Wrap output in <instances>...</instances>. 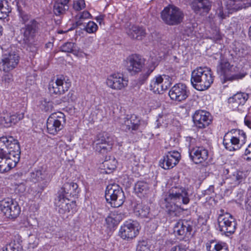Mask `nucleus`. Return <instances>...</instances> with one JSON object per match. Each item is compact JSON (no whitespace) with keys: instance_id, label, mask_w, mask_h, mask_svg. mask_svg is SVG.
<instances>
[{"instance_id":"nucleus-1","label":"nucleus","mask_w":251,"mask_h":251,"mask_svg":"<svg viewBox=\"0 0 251 251\" xmlns=\"http://www.w3.org/2000/svg\"><path fill=\"white\" fill-rule=\"evenodd\" d=\"M167 203L166 207L170 215H176V207L180 206L181 204H187L190 201L188 190L182 186L172 187L166 195L164 199Z\"/></svg>"},{"instance_id":"nucleus-4","label":"nucleus","mask_w":251,"mask_h":251,"mask_svg":"<svg viewBox=\"0 0 251 251\" xmlns=\"http://www.w3.org/2000/svg\"><path fill=\"white\" fill-rule=\"evenodd\" d=\"M1 48L3 51L1 66L4 72H9L16 68L19 63L20 60L19 51L14 46H10L7 48L2 46Z\"/></svg>"},{"instance_id":"nucleus-59","label":"nucleus","mask_w":251,"mask_h":251,"mask_svg":"<svg viewBox=\"0 0 251 251\" xmlns=\"http://www.w3.org/2000/svg\"><path fill=\"white\" fill-rule=\"evenodd\" d=\"M243 8V5L241 3H238L233 6L232 8V12L237 11L240 9H241Z\"/></svg>"},{"instance_id":"nucleus-22","label":"nucleus","mask_w":251,"mask_h":251,"mask_svg":"<svg viewBox=\"0 0 251 251\" xmlns=\"http://www.w3.org/2000/svg\"><path fill=\"white\" fill-rule=\"evenodd\" d=\"M79 192L78 185L74 182H68L64 184L58 195H62L66 199H70L77 195Z\"/></svg>"},{"instance_id":"nucleus-33","label":"nucleus","mask_w":251,"mask_h":251,"mask_svg":"<svg viewBox=\"0 0 251 251\" xmlns=\"http://www.w3.org/2000/svg\"><path fill=\"white\" fill-rule=\"evenodd\" d=\"M127 34L132 39L142 40L146 36V30L141 26L133 25L128 30Z\"/></svg>"},{"instance_id":"nucleus-37","label":"nucleus","mask_w":251,"mask_h":251,"mask_svg":"<svg viewBox=\"0 0 251 251\" xmlns=\"http://www.w3.org/2000/svg\"><path fill=\"white\" fill-rule=\"evenodd\" d=\"M206 249L208 251H228L225 243H215L213 241L210 242V244H206Z\"/></svg>"},{"instance_id":"nucleus-3","label":"nucleus","mask_w":251,"mask_h":251,"mask_svg":"<svg viewBox=\"0 0 251 251\" xmlns=\"http://www.w3.org/2000/svg\"><path fill=\"white\" fill-rule=\"evenodd\" d=\"M21 149L19 142L12 136L0 137V158L20 156Z\"/></svg>"},{"instance_id":"nucleus-16","label":"nucleus","mask_w":251,"mask_h":251,"mask_svg":"<svg viewBox=\"0 0 251 251\" xmlns=\"http://www.w3.org/2000/svg\"><path fill=\"white\" fill-rule=\"evenodd\" d=\"M144 64V59L138 54H133L126 58V69L132 75L141 71Z\"/></svg>"},{"instance_id":"nucleus-58","label":"nucleus","mask_w":251,"mask_h":251,"mask_svg":"<svg viewBox=\"0 0 251 251\" xmlns=\"http://www.w3.org/2000/svg\"><path fill=\"white\" fill-rule=\"evenodd\" d=\"M170 251H186L184 248L181 245L175 246L173 247Z\"/></svg>"},{"instance_id":"nucleus-15","label":"nucleus","mask_w":251,"mask_h":251,"mask_svg":"<svg viewBox=\"0 0 251 251\" xmlns=\"http://www.w3.org/2000/svg\"><path fill=\"white\" fill-rule=\"evenodd\" d=\"M38 23L34 19L29 21V23L21 28V34L23 36L24 43H30L34 42V37L38 29Z\"/></svg>"},{"instance_id":"nucleus-31","label":"nucleus","mask_w":251,"mask_h":251,"mask_svg":"<svg viewBox=\"0 0 251 251\" xmlns=\"http://www.w3.org/2000/svg\"><path fill=\"white\" fill-rule=\"evenodd\" d=\"M231 64L226 59H220L217 66V73L223 76L224 82L227 80Z\"/></svg>"},{"instance_id":"nucleus-20","label":"nucleus","mask_w":251,"mask_h":251,"mask_svg":"<svg viewBox=\"0 0 251 251\" xmlns=\"http://www.w3.org/2000/svg\"><path fill=\"white\" fill-rule=\"evenodd\" d=\"M189 154L191 159L195 164L204 162L208 156V151L202 147H191L189 146Z\"/></svg>"},{"instance_id":"nucleus-24","label":"nucleus","mask_w":251,"mask_h":251,"mask_svg":"<svg viewBox=\"0 0 251 251\" xmlns=\"http://www.w3.org/2000/svg\"><path fill=\"white\" fill-rule=\"evenodd\" d=\"M30 178L33 182H42L46 185L50 180V176L46 169L43 167L34 170L30 173Z\"/></svg>"},{"instance_id":"nucleus-36","label":"nucleus","mask_w":251,"mask_h":251,"mask_svg":"<svg viewBox=\"0 0 251 251\" xmlns=\"http://www.w3.org/2000/svg\"><path fill=\"white\" fill-rule=\"evenodd\" d=\"M150 208L142 203H137L134 206V213L136 216L141 218L147 217L150 213Z\"/></svg>"},{"instance_id":"nucleus-11","label":"nucleus","mask_w":251,"mask_h":251,"mask_svg":"<svg viewBox=\"0 0 251 251\" xmlns=\"http://www.w3.org/2000/svg\"><path fill=\"white\" fill-rule=\"evenodd\" d=\"M69 79H65L63 75L57 77L55 81H51L49 85V90L50 93L56 95H61L68 91L71 86V82Z\"/></svg>"},{"instance_id":"nucleus-38","label":"nucleus","mask_w":251,"mask_h":251,"mask_svg":"<svg viewBox=\"0 0 251 251\" xmlns=\"http://www.w3.org/2000/svg\"><path fill=\"white\" fill-rule=\"evenodd\" d=\"M11 11L8 2L6 0H0V19L6 18Z\"/></svg>"},{"instance_id":"nucleus-6","label":"nucleus","mask_w":251,"mask_h":251,"mask_svg":"<svg viewBox=\"0 0 251 251\" xmlns=\"http://www.w3.org/2000/svg\"><path fill=\"white\" fill-rule=\"evenodd\" d=\"M219 230L223 235L228 236L234 233L237 223L235 219L229 213H222L218 217Z\"/></svg>"},{"instance_id":"nucleus-32","label":"nucleus","mask_w":251,"mask_h":251,"mask_svg":"<svg viewBox=\"0 0 251 251\" xmlns=\"http://www.w3.org/2000/svg\"><path fill=\"white\" fill-rule=\"evenodd\" d=\"M134 191L140 198L147 196L150 193V185L144 181H138L134 185Z\"/></svg>"},{"instance_id":"nucleus-10","label":"nucleus","mask_w":251,"mask_h":251,"mask_svg":"<svg viewBox=\"0 0 251 251\" xmlns=\"http://www.w3.org/2000/svg\"><path fill=\"white\" fill-rule=\"evenodd\" d=\"M66 120L62 112L53 113L48 119L47 127L48 132L50 134L55 135L64 127Z\"/></svg>"},{"instance_id":"nucleus-18","label":"nucleus","mask_w":251,"mask_h":251,"mask_svg":"<svg viewBox=\"0 0 251 251\" xmlns=\"http://www.w3.org/2000/svg\"><path fill=\"white\" fill-rule=\"evenodd\" d=\"M195 126L199 128H205L212 122L211 116L208 112L204 110L196 111L193 116Z\"/></svg>"},{"instance_id":"nucleus-45","label":"nucleus","mask_w":251,"mask_h":251,"mask_svg":"<svg viewBox=\"0 0 251 251\" xmlns=\"http://www.w3.org/2000/svg\"><path fill=\"white\" fill-rule=\"evenodd\" d=\"M19 16L20 18V21L22 24H25L31 18L30 14L27 13L26 12L23 11L22 9L18 8Z\"/></svg>"},{"instance_id":"nucleus-28","label":"nucleus","mask_w":251,"mask_h":251,"mask_svg":"<svg viewBox=\"0 0 251 251\" xmlns=\"http://www.w3.org/2000/svg\"><path fill=\"white\" fill-rule=\"evenodd\" d=\"M70 0H55L53 4V12L56 16L62 17L69 9L68 3Z\"/></svg>"},{"instance_id":"nucleus-14","label":"nucleus","mask_w":251,"mask_h":251,"mask_svg":"<svg viewBox=\"0 0 251 251\" xmlns=\"http://www.w3.org/2000/svg\"><path fill=\"white\" fill-rule=\"evenodd\" d=\"M171 79L169 75H165L156 76L151 81L150 90L155 93L160 94L170 85Z\"/></svg>"},{"instance_id":"nucleus-53","label":"nucleus","mask_w":251,"mask_h":251,"mask_svg":"<svg viewBox=\"0 0 251 251\" xmlns=\"http://www.w3.org/2000/svg\"><path fill=\"white\" fill-rule=\"evenodd\" d=\"M91 14L87 11H84L79 14H78L76 16V18H78L79 19H82L83 20L89 18L91 17Z\"/></svg>"},{"instance_id":"nucleus-2","label":"nucleus","mask_w":251,"mask_h":251,"mask_svg":"<svg viewBox=\"0 0 251 251\" xmlns=\"http://www.w3.org/2000/svg\"><path fill=\"white\" fill-rule=\"evenodd\" d=\"M191 82L193 87L197 90L207 89L213 82L211 70L207 68L202 67L195 69L192 72Z\"/></svg>"},{"instance_id":"nucleus-56","label":"nucleus","mask_w":251,"mask_h":251,"mask_svg":"<svg viewBox=\"0 0 251 251\" xmlns=\"http://www.w3.org/2000/svg\"><path fill=\"white\" fill-rule=\"evenodd\" d=\"M124 123H122L124 124L126 126V129L130 130L131 129V126H132V122H130L129 118L126 117L124 119Z\"/></svg>"},{"instance_id":"nucleus-62","label":"nucleus","mask_w":251,"mask_h":251,"mask_svg":"<svg viewBox=\"0 0 251 251\" xmlns=\"http://www.w3.org/2000/svg\"><path fill=\"white\" fill-rule=\"evenodd\" d=\"M70 96V98L72 97V96L73 95V93H71L70 92L68 94V98H66L65 97L64 98V99L62 100L63 102H66V101H67L69 100L70 99V98L69 97V96Z\"/></svg>"},{"instance_id":"nucleus-49","label":"nucleus","mask_w":251,"mask_h":251,"mask_svg":"<svg viewBox=\"0 0 251 251\" xmlns=\"http://www.w3.org/2000/svg\"><path fill=\"white\" fill-rule=\"evenodd\" d=\"M245 206L247 209L251 210V187L248 189L247 193Z\"/></svg>"},{"instance_id":"nucleus-42","label":"nucleus","mask_w":251,"mask_h":251,"mask_svg":"<svg viewBox=\"0 0 251 251\" xmlns=\"http://www.w3.org/2000/svg\"><path fill=\"white\" fill-rule=\"evenodd\" d=\"M156 66L154 64H152L147 70H144L140 75L138 78V82L140 85L145 83L149 75L155 69Z\"/></svg>"},{"instance_id":"nucleus-44","label":"nucleus","mask_w":251,"mask_h":251,"mask_svg":"<svg viewBox=\"0 0 251 251\" xmlns=\"http://www.w3.org/2000/svg\"><path fill=\"white\" fill-rule=\"evenodd\" d=\"M97 25L93 21H90L86 25H83V29L89 33L95 32L98 30Z\"/></svg>"},{"instance_id":"nucleus-35","label":"nucleus","mask_w":251,"mask_h":251,"mask_svg":"<svg viewBox=\"0 0 251 251\" xmlns=\"http://www.w3.org/2000/svg\"><path fill=\"white\" fill-rule=\"evenodd\" d=\"M236 132L238 134L239 137L232 136L228 139L231 142V144L235 147V150L240 149V142H241V145L245 143L246 138V134L243 130H234V133L236 134Z\"/></svg>"},{"instance_id":"nucleus-64","label":"nucleus","mask_w":251,"mask_h":251,"mask_svg":"<svg viewBox=\"0 0 251 251\" xmlns=\"http://www.w3.org/2000/svg\"><path fill=\"white\" fill-rule=\"evenodd\" d=\"M249 36L250 39L251 40V26L250 27L249 30Z\"/></svg>"},{"instance_id":"nucleus-17","label":"nucleus","mask_w":251,"mask_h":251,"mask_svg":"<svg viewBox=\"0 0 251 251\" xmlns=\"http://www.w3.org/2000/svg\"><path fill=\"white\" fill-rule=\"evenodd\" d=\"M180 158V154L177 151H168L160 160L159 166L165 170L171 169L179 162Z\"/></svg>"},{"instance_id":"nucleus-7","label":"nucleus","mask_w":251,"mask_h":251,"mask_svg":"<svg viewBox=\"0 0 251 251\" xmlns=\"http://www.w3.org/2000/svg\"><path fill=\"white\" fill-rule=\"evenodd\" d=\"M161 17L166 24L169 25H175L182 22L184 15L178 7L170 5L166 7L161 12Z\"/></svg>"},{"instance_id":"nucleus-55","label":"nucleus","mask_w":251,"mask_h":251,"mask_svg":"<svg viewBox=\"0 0 251 251\" xmlns=\"http://www.w3.org/2000/svg\"><path fill=\"white\" fill-rule=\"evenodd\" d=\"M75 18L77 20V21L73 25V26L74 27H77L79 26H82V27H80L81 29H83V25H85L84 22L83 20L82 19H79L78 18Z\"/></svg>"},{"instance_id":"nucleus-12","label":"nucleus","mask_w":251,"mask_h":251,"mask_svg":"<svg viewBox=\"0 0 251 251\" xmlns=\"http://www.w3.org/2000/svg\"><path fill=\"white\" fill-rule=\"evenodd\" d=\"M190 95L187 86L183 83H177L170 90L169 95L171 100L178 102L185 100Z\"/></svg>"},{"instance_id":"nucleus-57","label":"nucleus","mask_w":251,"mask_h":251,"mask_svg":"<svg viewBox=\"0 0 251 251\" xmlns=\"http://www.w3.org/2000/svg\"><path fill=\"white\" fill-rule=\"evenodd\" d=\"M217 14L218 16L221 18L222 20H223L224 19L226 18V15L225 13H224L223 9L222 8H220L218 9Z\"/></svg>"},{"instance_id":"nucleus-48","label":"nucleus","mask_w":251,"mask_h":251,"mask_svg":"<svg viewBox=\"0 0 251 251\" xmlns=\"http://www.w3.org/2000/svg\"><path fill=\"white\" fill-rule=\"evenodd\" d=\"M227 134L228 133H226L224 136L223 139V145L226 149L229 151H235V147H234V146L231 144V142H230L228 139H226Z\"/></svg>"},{"instance_id":"nucleus-61","label":"nucleus","mask_w":251,"mask_h":251,"mask_svg":"<svg viewBox=\"0 0 251 251\" xmlns=\"http://www.w3.org/2000/svg\"><path fill=\"white\" fill-rule=\"evenodd\" d=\"M96 20L98 22H99L100 24L103 20V16H99L96 18Z\"/></svg>"},{"instance_id":"nucleus-13","label":"nucleus","mask_w":251,"mask_h":251,"mask_svg":"<svg viewBox=\"0 0 251 251\" xmlns=\"http://www.w3.org/2000/svg\"><path fill=\"white\" fill-rule=\"evenodd\" d=\"M193 226V223L191 221L179 220L174 226V232L176 236L183 239L184 237H188L191 234Z\"/></svg>"},{"instance_id":"nucleus-23","label":"nucleus","mask_w":251,"mask_h":251,"mask_svg":"<svg viewBox=\"0 0 251 251\" xmlns=\"http://www.w3.org/2000/svg\"><path fill=\"white\" fill-rule=\"evenodd\" d=\"M248 99V94L243 92H238L228 99V102L233 110H240L239 106L244 105Z\"/></svg>"},{"instance_id":"nucleus-54","label":"nucleus","mask_w":251,"mask_h":251,"mask_svg":"<svg viewBox=\"0 0 251 251\" xmlns=\"http://www.w3.org/2000/svg\"><path fill=\"white\" fill-rule=\"evenodd\" d=\"M244 122L245 125L251 128V112L249 113L245 117Z\"/></svg>"},{"instance_id":"nucleus-19","label":"nucleus","mask_w":251,"mask_h":251,"mask_svg":"<svg viewBox=\"0 0 251 251\" xmlns=\"http://www.w3.org/2000/svg\"><path fill=\"white\" fill-rule=\"evenodd\" d=\"M106 84L113 89L120 90L127 86L128 80L124 78L122 74H114L107 78Z\"/></svg>"},{"instance_id":"nucleus-39","label":"nucleus","mask_w":251,"mask_h":251,"mask_svg":"<svg viewBox=\"0 0 251 251\" xmlns=\"http://www.w3.org/2000/svg\"><path fill=\"white\" fill-rule=\"evenodd\" d=\"M8 212L5 216L9 219H15L19 215L21 209L17 201L14 202L13 205L12 204L10 206Z\"/></svg>"},{"instance_id":"nucleus-40","label":"nucleus","mask_w":251,"mask_h":251,"mask_svg":"<svg viewBox=\"0 0 251 251\" xmlns=\"http://www.w3.org/2000/svg\"><path fill=\"white\" fill-rule=\"evenodd\" d=\"M16 201L10 198H6L0 201V210L5 216L8 213L10 206Z\"/></svg>"},{"instance_id":"nucleus-63","label":"nucleus","mask_w":251,"mask_h":251,"mask_svg":"<svg viewBox=\"0 0 251 251\" xmlns=\"http://www.w3.org/2000/svg\"><path fill=\"white\" fill-rule=\"evenodd\" d=\"M173 60L176 63H178L179 61V59H178L176 56H173Z\"/></svg>"},{"instance_id":"nucleus-46","label":"nucleus","mask_w":251,"mask_h":251,"mask_svg":"<svg viewBox=\"0 0 251 251\" xmlns=\"http://www.w3.org/2000/svg\"><path fill=\"white\" fill-rule=\"evenodd\" d=\"M129 119L130 121V122H132V126H131V130H137L140 125V120L139 118L136 115L133 114L130 116Z\"/></svg>"},{"instance_id":"nucleus-51","label":"nucleus","mask_w":251,"mask_h":251,"mask_svg":"<svg viewBox=\"0 0 251 251\" xmlns=\"http://www.w3.org/2000/svg\"><path fill=\"white\" fill-rule=\"evenodd\" d=\"M73 7L75 10L79 11L85 7L84 0H78L74 3Z\"/></svg>"},{"instance_id":"nucleus-25","label":"nucleus","mask_w":251,"mask_h":251,"mask_svg":"<svg viewBox=\"0 0 251 251\" xmlns=\"http://www.w3.org/2000/svg\"><path fill=\"white\" fill-rule=\"evenodd\" d=\"M0 159V173H4L16 166L20 160V156H7Z\"/></svg>"},{"instance_id":"nucleus-47","label":"nucleus","mask_w":251,"mask_h":251,"mask_svg":"<svg viewBox=\"0 0 251 251\" xmlns=\"http://www.w3.org/2000/svg\"><path fill=\"white\" fill-rule=\"evenodd\" d=\"M34 42H31L30 43H25V48L26 49V50L31 54L30 55L34 56L37 50V47L33 45Z\"/></svg>"},{"instance_id":"nucleus-60","label":"nucleus","mask_w":251,"mask_h":251,"mask_svg":"<svg viewBox=\"0 0 251 251\" xmlns=\"http://www.w3.org/2000/svg\"><path fill=\"white\" fill-rule=\"evenodd\" d=\"M205 192L206 194L210 195L212 192H214V186L212 185L210 186Z\"/></svg>"},{"instance_id":"nucleus-43","label":"nucleus","mask_w":251,"mask_h":251,"mask_svg":"<svg viewBox=\"0 0 251 251\" xmlns=\"http://www.w3.org/2000/svg\"><path fill=\"white\" fill-rule=\"evenodd\" d=\"M22 241L20 239L14 240L7 245V250L8 251H22L23 246Z\"/></svg>"},{"instance_id":"nucleus-50","label":"nucleus","mask_w":251,"mask_h":251,"mask_svg":"<svg viewBox=\"0 0 251 251\" xmlns=\"http://www.w3.org/2000/svg\"><path fill=\"white\" fill-rule=\"evenodd\" d=\"M136 250L137 251H148L149 248L147 242L144 240L139 242Z\"/></svg>"},{"instance_id":"nucleus-26","label":"nucleus","mask_w":251,"mask_h":251,"mask_svg":"<svg viewBox=\"0 0 251 251\" xmlns=\"http://www.w3.org/2000/svg\"><path fill=\"white\" fill-rule=\"evenodd\" d=\"M191 6L196 13H207L211 9V2L209 0H194Z\"/></svg>"},{"instance_id":"nucleus-41","label":"nucleus","mask_w":251,"mask_h":251,"mask_svg":"<svg viewBox=\"0 0 251 251\" xmlns=\"http://www.w3.org/2000/svg\"><path fill=\"white\" fill-rule=\"evenodd\" d=\"M61 50L63 52L72 53L76 54L78 52L76 45L72 42H67L61 47Z\"/></svg>"},{"instance_id":"nucleus-27","label":"nucleus","mask_w":251,"mask_h":251,"mask_svg":"<svg viewBox=\"0 0 251 251\" xmlns=\"http://www.w3.org/2000/svg\"><path fill=\"white\" fill-rule=\"evenodd\" d=\"M24 114L23 113H16L13 114H7L4 116L0 117L1 124L4 126L9 127L15 125L19 121L23 119Z\"/></svg>"},{"instance_id":"nucleus-21","label":"nucleus","mask_w":251,"mask_h":251,"mask_svg":"<svg viewBox=\"0 0 251 251\" xmlns=\"http://www.w3.org/2000/svg\"><path fill=\"white\" fill-rule=\"evenodd\" d=\"M55 204L58 208V212L61 214L70 212L71 209L75 208L76 206L75 201H70V199H66L62 195H58L55 199Z\"/></svg>"},{"instance_id":"nucleus-9","label":"nucleus","mask_w":251,"mask_h":251,"mask_svg":"<svg viewBox=\"0 0 251 251\" xmlns=\"http://www.w3.org/2000/svg\"><path fill=\"white\" fill-rule=\"evenodd\" d=\"M113 141L108 133L101 132L96 137L93 143L94 149L101 154L110 151L112 149Z\"/></svg>"},{"instance_id":"nucleus-5","label":"nucleus","mask_w":251,"mask_h":251,"mask_svg":"<svg viewBox=\"0 0 251 251\" xmlns=\"http://www.w3.org/2000/svg\"><path fill=\"white\" fill-rule=\"evenodd\" d=\"M105 197L106 201L114 207L121 206L125 201V196L122 189L115 183L110 184L107 186Z\"/></svg>"},{"instance_id":"nucleus-8","label":"nucleus","mask_w":251,"mask_h":251,"mask_svg":"<svg viewBox=\"0 0 251 251\" xmlns=\"http://www.w3.org/2000/svg\"><path fill=\"white\" fill-rule=\"evenodd\" d=\"M140 228L141 227L137 221L129 220L124 222L121 226L119 235L123 239L129 241L138 235Z\"/></svg>"},{"instance_id":"nucleus-52","label":"nucleus","mask_w":251,"mask_h":251,"mask_svg":"<svg viewBox=\"0 0 251 251\" xmlns=\"http://www.w3.org/2000/svg\"><path fill=\"white\" fill-rule=\"evenodd\" d=\"M2 80L6 84H9L13 81V75L11 74L7 73L3 75Z\"/></svg>"},{"instance_id":"nucleus-29","label":"nucleus","mask_w":251,"mask_h":251,"mask_svg":"<svg viewBox=\"0 0 251 251\" xmlns=\"http://www.w3.org/2000/svg\"><path fill=\"white\" fill-rule=\"evenodd\" d=\"M123 215L113 212L105 218L106 226L110 231H113L122 220Z\"/></svg>"},{"instance_id":"nucleus-30","label":"nucleus","mask_w":251,"mask_h":251,"mask_svg":"<svg viewBox=\"0 0 251 251\" xmlns=\"http://www.w3.org/2000/svg\"><path fill=\"white\" fill-rule=\"evenodd\" d=\"M247 75L241 66L231 65L227 80L233 81L244 78Z\"/></svg>"},{"instance_id":"nucleus-34","label":"nucleus","mask_w":251,"mask_h":251,"mask_svg":"<svg viewBox=\"0 0 251 251\" xmlns=\"http://www.w3.org/2000/svg\"><path fill=\"white\" fill-rule=\"evenodd\" d=\"M117 161L113 157L106 156L102 164V169L106 174H110L116 168Z\"/></svg>"}]
</instances>
